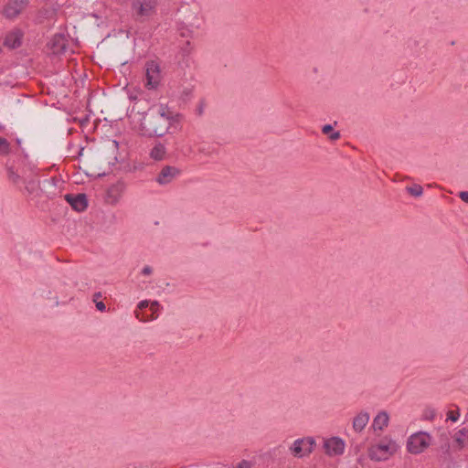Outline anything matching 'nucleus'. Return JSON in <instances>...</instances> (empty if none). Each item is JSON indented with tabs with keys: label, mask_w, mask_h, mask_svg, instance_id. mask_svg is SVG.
Segmentation results:
<instances>
[{
	"label": "nucleus",
	"mask_w": 468,
	"mask_h": 468,
	"mask_svg": "<svg viewBox=\"0 0 468 468\" xmlns=\"http://www.w3.org/2000/svg\"><path fill=\"white\" fill-rule=\"evenodd\" d=\"M148 305H149V302L144 300V301H142V302L139 303L138 308L140 310H143V309L146 308Z\"/></svg>",
	"instance_id": "obj_26"
},
{
	"label": "nucleus",
	"mask_w": 468,
	"mask_h": 468,
	"mask_svg": "<svg viewBox=\"0 0 468 468\" xmlns=\"http://www.w3.org/2000/svg\"><path fill=\"white\" fill-rule=\"evenodd\" d=\"M160 308H161L160 303L157 301H154L150 304V310L152 312L151 316L144 317V314L141 315V314L139 312H136L135 313L136 318L139 319L140 321H144V322L148 321V320L156 319L157 314H155L159 311Z\"/></svg>",
	"instance_id": "obj_15"
},
{
	"label": "nucleus",
	"mask_w": 468,
	"mask_h": 468,
	"mask_svg": "<svg viewBox=\"0 0 468 468\" xmlns=\"http://www.w3.org/2000/svg\"><path fill=\"white\" fill-rule=\"evenodd\" d=\"M237 468H250V463L248 461L243 460L238 464Z\"/></svg>",
	"instance_id": "obj_24"
},
{
	"label": "nucleus",
	"mask_w": 468,
	"mask_h": 468,
	"mask_svg": "<svg viewBox=\"0 0 468 468\" xmlns=\"http://www.w3.org/2000/svg\"><path fill=\"white\" fill-rule=\"evenodd\" d=\"M369 414L367 412H360L357 414L353 420V429L360 432L368 423Z\"/></svg>",
	"instance_id": "obj_13"
},
{
	"label": "nucleus",
	"mask_w": 468,
	"mask_h": 468,
	"mask_svg": "<svg viewBox=\"0 0 468 468\" xmlns=\"http://www.w3.org/2000/svg\"><path fill=\"white\" fill-rule=\"evenodd\" d=\"M49 49L53 54L59 55L66 51L68 41L63 34H56L48 43Z\"/></svg>",
	"instance_id": "obj_10"
},
{
	"label": "nucleus",
	"mask_w": 468,
	"mask_h": 468,
	"mask_svg": "<svg viewBox=\"0 0 468 468\" xmlns=\"http://www.w3.org/2000/svg\"><path fill=\"white\" fill-rule=\"evenodd\" d=\"M65 199L73 209L79 212L84 211L88 207V200L85 194H67Z\"/></svg>",
	"instance_id": "obj_8"
},
{
	"label": "nucleus",
	"mask_w": 468,
	"mask_h": 468,
	"mask_svg": "<svg viewBox=\"0 0 468 468\" xmlns=\"http://www.w3.org/2000/svg\"><path fill=\"white\" fill-rule=\"evenodd\" d=\"M388 416L387 412L382 411L375 417L373 423H372V427L375 431H378V430L382 431L384 429V427H386L388 425Z\"/></svg>",
	"instance_id": "obj_14"
},
{
	"label": "nucleus",
	"mask_w": 468,
	"mask_h": 468,
	"mask_svg": "<svg viewBox=\"0 0 468 468\" xmlns=\"http://www.w3.org/2000/svg\"><path fill=\"white\" fill-rule=\"evenodd\" d=\"M324 134H327L332 141H335L340 138L339 132H334L333 127L330 124H326L322 128Z\"/></svg>",
	"instance_id": "obj_18"
},
{
	"label": "nucleus",
	"mask_w": 468,
	"mask_h": 468,
	"mask_svg": "<svg viewBox=\"0 0 468 468\" xmlns=\"http://www.w3.org/2000/svg\"><path fill=\"white\" fill-rule=\"evenodd\" d=\"M459 197L463 202L468 203V191L460 192Z\"/></svg>",
	"instance_id": "obj_23"
},
{
	"label": "nucleus",
	"mask_w": 468,
	"mask_h": 468,
	"mask_svg": "<svg viewBox=\"0 0 468 468\" xmlns=\"http://www.w3.org/2000/svg\"><path fill=\"white\" fill-rule=\"evenodd\" d=\"M431 438L425 432H418L411 435L407 443L408 451L412 454H419L429 447Z\"/></svg>",
	"instance_id": "obj_4"
},
{
	"label": "nucleus",
	"mask_w": 468,
	"mask_h": 468,
	"mask_svg": "<svg viewBox=\"0 0 468 468\" xmlns=\"http://www.w3.org/2000/svg\"><path fill=\"white\" fill-rule=\"evenodd\" d=\"M165 154V147L162 144H156L150 152V156L154 160L159 161L164 158Z\"/></svg>",
	"instance_id": "obj_16"
},
{
	"label": "nucleus",
	"mask_w": 468,
	"mask_h": 468,
	"mask_svg": "<svg viewBox=\"0 0 468 468\" xmlns=\"http://www.w3.org/2000/svg\"><path fill=\"white\" fill-rule=\"evenodd\" d=\"M28 0H9L4 8L5 17L13 19L19 16L27 7Z\"/></svg>",
	"instance_id": "obj_6"
},
{
	"label": "nucleus",
	"mask_w": 468,
	"mask_h": 468,
	"mask_svg": "<svg viewBox=\"0 0 468 468\" xmlns=\"http://www.w3.org/2000/svg\"><path fill=\"white\" fill-rule=\"evenodd\" d=\"M116 189V186H112L111 189H110V192L113 191Z\"/></svg>",
	"instance_id": "obj_29"
},
{
	"label": "nucleus",
	"mask_w": 468,
	"mask_h": 468,
	"mask_svg": "<svg viewBox=\"0 0 468 468\" xmlns=\"http://www.w3.org/2000/svg\"><path fill=\"white\" fill-rule=\"evenodd\" d=\"M156 5V0H132L133 16L136 20H144L155 12Z\"/></svg>",
	"instance_id": "obj_2"
},
{
	"label": "nucleus",
	"mask_w": 468,
	"mask_h": 468,
	"mask_svg": "<svg viewBox=\"0 0 468 468\" xmlns=\"http://www.w3.org/2000/svg\"><path fill=\"white\" fill-rule=\"evenodd\" d=\"M145 69V88L148 90L156 89L162 80L161 67L158 61L149 60L144 65Z\"/></svg>",
	"instance_id": "obj_3"
},
{
	"label": "nucleus",
	"mask_w": 468,
	"mask_h": 468,
	"mask_svg": "<svg viewBox=\"0 0 468 468\" xmlns=\"http://www.w3.org/2000/svg\"><path fill=\"white\" fill-rule=\"evenodd\" d=\"M179 121V114L172 112L165 104L158 105L149 120V133L151 135L163 136L170 126Z\"/></svg>",
	"instance_id": "obj_1"
},
{
	"label": "nucleus",
	"mask_w": 468,
	"mask_h": 468,
	"mask_svg": "<svg viewBox=\"0 0 468 468\" xmlns=\"http://www.w3.org/2000/svg\"><path fill=\"white\" fill-rule=\"evenodd\" d=\"M313 444H314V440L311 438L301 439V440H297L294 441L291 450L294 456L302 457V456L308 454L312 452Z\"/></svg>",
	"instance_id": "obj_7"
},
{
	"label": "nucleus",
	"mask_w": 468,
	"mask_h": 468,
	"mask_svg": "<svg viewBox=\"0 0 468 468\" xmlns=\"http://www.w3.org/2000/svg\"><path fill=\"white\" fill-rule=\"evenodd\" d=\"M9 150V144L5 138H0V154H5Z\"/></svg>",
	"instance_id": "obj_21"
},
{
	"label": "nucleus",
	"mask_w": 468,
	"mask_h": 468,
	"mask_svg": "<svg viewBox=\"0 0 468 468\" xmlns=\"http://www.w3.org/2000/svg\"><path fill=\"white\" fill-rule=\"evenodd\" d=\"M460 413L459 410H450L447 413L448 420L452 421H456L459 419Z\"/></svg>",
	"instance_id": "obj_22"
},
{
	"label": "nucleus",
	"mask_w": 468,
	"mask_h": 468,
	"mask_svg": "<svg viewBox=\"0 0 468 468\" xmlns=\"http://www.w3.org/2000/svg\"><path fill=\"white\" fill-rule=\"evenodd\" d=\"M455 441L461 446L463 447L468 443V429L463 428L456 432Z\"/></svg>",
	"instance_id": "obj_17"
},
{
	"label": "nucleus",
	"mask_w": 468,
	"mask_h": 468,
	"mask_svg": "<svg viewBox=\"0 0 468 468\" xmlns=\"http://www.w3.org/2000/svg\"><path fill=\"white\" fill-rule=\"evenodd\" d=\"M397 450V445L394 442H380L374 445L369 450V457L372 460L380 462L388 459Z\"/></svg>",
	"instance_id": "obj_5"
},
{
	"label": "nucleus",
	"mask_w": 468,
	"mask_h": 468,
	"mask_svg": "<svg viewBox=\"0 0 468 468\" xmlns=\"http://www.w3.org/2000/svg\"><path fill=\"white\" fill-rule=\"evenodd\" d=\"M96 307L99 311L103 312L106 308L105 304L102 302H95Z\"/></svg>",
	"instance_id": "obj_25"
},
{
	"label": "nucleus",
	"mask_w": 468,
	"mask_h": 468,
	"mask_svg": "<svg viewBox=\"0 0 468 468\" xmlns=\"http://www.w3.org/2000/svg\"><path fill=\"white\" fill-rule=\"evenodd\" d=\"M8 178L11 180L15 185H18L21 182V177L19 175H17L15 171L12 169L8 170Z\"/></svg>",
	"instance_id": "obj_20"
},
{
	"label": "nucleus",
	"mask_w": 468,
	"mask_h": 468,
	"mask_svg": "<svg viewBox=\"0 0 468 468\" xmlns=\"http://www.w3.org/2000/svg\"><path fill=\"white\" fill-rule=\"evenodd\" d=\"M22 38L23 32L20 29H14L6 34L4 45L9 48H16L21 46Z\"/></svg>",
	"instance_id": "obj_11"
},
{
	"label": "nucleus",
	"mask_w": 468,
	"mask_h": 468,
	"mask_svg": "<svg viewBox=\"0 0 468 468\" xmlns=\"http://www.w3.org/2000/svg\"><path fill=\"white\" fill-rule=\"evenodd\" d=\"M324 448L329 455H338L343 453L345 443L338 438H331L324 442Z\"/></svg>",
	"instance_id": "obj_12"
},
{
	"label": "nucleus",
	"mask_w": 468,
	"mask_h": 468,
	"mask_svg": "<svg viewBox=\"0 0 468 468\" xmlns=\"http://www.w3.org/2000/svg\"><path fill=\"white\" fill-rule=\"evenodd\" d=\"M408 192L414 197H420L422 195V187L419 185L410 186L407 188Z\"/></svg>",
	"instance_id": "obj_19"
},
{
	"label": "nucleus",
	"mask_w": 468,
	"mask_h": 468,
	"mask_svg": "<svg viewBox=\"0 0 468 468\" xmlns=\"http://www.w3.org/2000/svg\"><path fill=\"white\" fill-rule=\"evenodd\" d=\"M99 297H101V293L100 292L95 293L94 294V302H97V299H99Z\"/></svg>",
	"instance_id": "obj_28"
},
{
	"label": "nucleus",
	"mask_w": 468,
	"mask_h": 468,
	"mask_svg": "<svg viewBox=\"0 0 468 468\" xmlns=\"http://www.w3.org/2000/svg\"><path fill=\"white\" fill-rule=\"evenodd\" d=\"M142 273H143L144 275H149V274H151V273H152V268H151V267H149V266H145V267L143 269Z\"/></svg>",
	"instance_id": "obj_27"
},
{
	"label": "nucleus",
	"mask_w": 468,
	"mask_h": 468,
	"mask_svg": "<svg viewBox=\"0 0 468 468\" xmlns=\"http://www.w3.org/2000/svg\"><path fill=\"white\" fill-rule=\"evenodd\" d=\"M180 175V169L176 166L166 165L160 171L156 181L160 185H166Z\"/></svg>",
	"instance_id": "obj_9"
}]
</instances>
